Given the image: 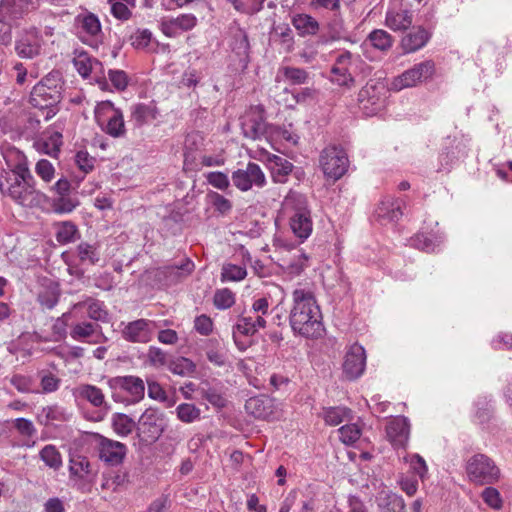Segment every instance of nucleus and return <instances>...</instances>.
I'll return each instance as SVG.
<instances>
[{"label": "nucleus", "instance_id": "nucleus-1", "mask_svg": "<svg viewBox=\"0 0 512 512\" xmlns=\"http://www.w3.org/2000/svg\"><path fill=\"white\" fill-rule=\"evenodd\" d=\"M293 305L288 316L294 334L317 339L322 336L324 326L319 305L311 291L295 289L292 293Z\"/></svg>", "mask_w": 512, "mask_h": 512}, {"label": "nucleus", "instance_id": "nucleus-2", "mask_svg": "<svg viewBox=\"0 0 512 512\" xmlns=\"http://www.w3.org/2000/svg\"><path fill=\"white\" fill-rule=\"evenodd\" d=\"M284 207L290 212L289 225L293 234L303 242L311 235L313 230L307 197L304 194L290 190L284 199Z\"/></svg>", "mask_w": 512, "mask_h": 512}, {"label": "nucleus", "instance_id": "nucleus-3", "mask_svg": "<svg viewBox=\"0 0 512 512\" xmlns=\"http://www.w3.org/2000/svg\"><path fill=\"white\" fill-rule=\"evenodd\" d=\"M114 402L124 405L139 403L145 396V383L134 375L116 376L107 380Z\"/></svg>", "mask_w": 512, "mask_h": 512}, {"label": "nucleus", "instance_id": "nucleus-4", "mask_svg": "<svg viewBox=\"0 0 512 512\" xmlns=\"http://www.w3.org/2000/svg\"><path fill=\"white\" fill-rule=\"evenodd\" d=\"M2 184L1 194L22 207H36L42 202L44 195L35 188V179L28 181L10 178L3 180Z\"/></svg>", "mask_w": 512, "mask_h": 512}, {"label": "nucleus", "instance_id": "nucleus-5", "mask_svg": "<svg viewBox=\"0 0 512 512\" xmlns=\"http://www.w3.org/2000/svg\"><path fill=\"white\" fill-rule=\"evenodd\" d=\"M95 119L102 131L113 138H121L126 134L122 111L109 101H102L95 107Z\"/></svg>", "mask_w": 512, "mask_h": 512}, {"label": "nucleus", "instance_id": "nucleus-6", "mask_svg": "<svg viewBox=\"0 0 512 512\" xmlns=\"http://www.w3.org/2000/svg\"><path fill=\"white\" fill-rule=\"evenodd\" d=\"M466 472L469 479L480 485L493 484L500 477V470L494 461L485 454H475L466 465Z\"/></svg>", "mask_w": 512, "mask_h": 512}, {"label": "nucleus", "instance_id": "nucleus-7", "mask_svg": "<svg viewBox=\"0 0 512 512\" xmlns=\"http://www.w3.org/2000/svg\"><path fill=\"white\" fill-rule=\"evenodd\" d=\"M319 164L327 178L338 180L347 172L349 160L342 147L330 145L321 151Z\"/></svg>", "mask_w": 512, "mask_h": 512}, {"label": "nucleus", "instance_id": "nucleus-8", "mask_svg": "<svg viewBox=\"0 0 512 512\" xmlns=\"http://www.w3.org/2000/svg\"><path fill=\"white\" fill-rule=\"evenodd\" d=\"M61 99L62 93L55 87L45 88L43 85H35L31 91L29 102L33 107L42 111L44 119L48 121L59 111L58 104Z\"/></svg>", "mask_w": 512, "mask_h": 512}, {"label": "nucleus", "instance_id": "nucleus-9", "mask_svg": "<svg viewBox=\"0 0 512 512\" xmlns=\"http://www.w3.org/2000/svg\"><path fill=\"white\" fill-rule=\"evenodd\" d=\"M44 46L43 35L35 26L22 29L15 40L16 54L25 59H33L41 55Z\"/></svg>", "mask_w": 512, "mask_h": 512}, {"label": "nucleus", "instance_id": "nucleus-10", "mask_svg": "<svg viewBox=\"0 0 512 512\" xmlns=\"http://www.w3.org/2000/svg\"><path fill=\"white\" fill-rule=\"evenodd\" d=\"M76 22L78 25V38L84 44L98 49L104 42V33L98 16L92 12H87L78 15Z\"/></svg>", "mask_w": 512, "mask_h": 512}, {"label": "nucleus", "instance_id": "nucleus-11", "mask_svg": "<svg viewBox=\"0 0 512 512\" xmlns=\"http://www.w3.org/2000/svg\"><path fill=\"white\" fill-rule=\"evenodd\" d=\"M434 73L435 63L432 60H426L404 71L394 80L393 86L398 90L414 87L418 83L431 79Z\"/></svg>", "mask_w": 512, "mask_h": 512}, {"label": "nucleus", "instance_id": "nucleus-12", "mask_svg": "<svg viewBox=\"0 0 512 512\" xmlns=\"http://www.w3.org/2000/svg\"><path fill=\"white\" fill-rule=\"evenodd\" d=\"M232 182L241 191H248L253 186L262 188L266 185V177L257 163L249 162L245 168L232 173Z\"/></svg>", "mask_w": 512, "mask_h": 512}, {"label": "nucleus", "instance_id": "nucleus-13", "mask_svg": "<svg viewBox=\"0 0 512 512\" xmlns=\"http://www.w3.org/2000/svg\"><path fill=\"white\" fill-rule=\"evenodd\" d=\"M264 108L254 106L248 110V113L241 120V130L243 136L250 140H259L265 137L267 133V122L265 120Z\"/></svg>", "mask_w": 512, "mask_h": 512}, {"label": "nucleus", "instance_id": "nucleus-14", "mask_svg": "<svg viewBox=\"0 0 512 512\" xmlns=\"http://www.w3.org/2000/svg\"><path fill=\"white\" fill-rule=\"evenodd\" d=\"M266 325V320L262 315H246L239 317L237 323L233 326V339L235 345L239 350L245 351L250 342L242 341L240 336H252L254 335L260 328H264Z\"/></svg>", "mask_w": 512, "mask_h": 512}, {"label": "nucleus", "instance_id": "nucleus-15", "mask_svg": "<svg viewBox=\"0 0 512 512\" xmlns=\"http://www.w3.org/2000/svg\"><path fill=\"white\" fill-rule=\"evenodd\" d=\"M342 368L347 380L354 381L363 375L366 368V352L362 345L354 343L349 347Z\"/></svg>", "mask_w": 512, "mask_h": 512}, {"label": "nucleus", "instance_id": "nucleus-16", "mask_svg": "<svg viewBox=\"0 0 512 512\" xmlns=\"http://www.w3.org/2000/svg\"><path fill=\"white\" fill-rule=\"evenodd\" d=\"M156 328V322L141 318L127 323L121 334L128 342L148 343L153 339Z\"/></svg>", "mask_w": 512, "mask_h": 512}, {"label": "nucleus", "instance_id": "nucleus-17", "mask_svg": "<svg viewBox=\"0 0 512 512\" xmlns=\"http://www.w3.org/2000/svg\"><path fill=\"white\" fill-rule=\"evenodd\" d=\"M38 0H1L0 23L19 20L38 8Z\"/></svg>", "mask_w": 512, "mask_h": 512}, {"label": "nucleus", "instance_id": "nucleus-18", "mask_svg": "<svg viewBox=\"0 0 512 512\" xmlns=\"http://www.w3.org/2000/svg\"><path fill=\"white\" fill-rule=\"evenodd\" d=\"M406 203L401 198L384 197L375 209L374 216L382 225L399 221Z\"/></svg>", "mask_w": 512, "mask_h": 512}, {"label": "nucleus", "instance_id": "nucleus-19", "mask_svg": "<svg viewBox=\"0 0 512 512\" xmlns=\"http://www.w3.org/2000/svg\"><path fill=\"white\" fill-rule=\"evenodd\" d=\"M431 29L421 25L410 27L400 41V47L404 54L414 53L427 45L432 38Z\"/></svg>", "mask_w": 512, "mask_h": 512}, {"label": "nucleus", "instance_id": "nucleus-20", "mask_svg": "<svg viewBox=\"0 0 512 512\" xmlns=\"http://www.w3.org/2000/svg\"><path fill=\"white\" fill-rule=\"evenodd\" d=\"M159 25L165 36L173 38L182 32L192 30L197 25V18L193 14H181L177 17H163Z\"/></svg>", "mask_w": 512, "mask_h": 512}, {"label": "nucleus", "instance_id": "nucleus-21", "mask_svg": "<svg viewBox=\"0 0 512 512\" xmlns=\"http://www.w3.org/2000/svg\"><path fill=\"white\" fill-rule=\"evenodd\" d=\"M410 435V423L404 416L391 419L386 426V437L394 448H405Z\"/></svg>", "mask_w": 512, "mask_h": 512}, {"label": "nucleus", "instance_id": "nucleus-22", "mask_svg": "<svg viewBox=\"0 0 512 512\" xmlns=\"http://www.w3.org/2000/svg\"><path fill=\"white\" fill-rule=\"evenodd\" d=\"M157 411L154 409H146L137 424L139 435H143L146 441L157 440L163 432Z\"/></svg>", "mask_w": 512, "mask_h": 512}, {"label": "nucleus", "instance_id": "nucleus-23", "mask_svg": "<svg viewBox=\"0 0 512 512\" xmlns=\"http://www.w3.org/2000/svg\"><path fill=\"white\" fill-rule=\"evenodd\" d=\"M352 63V53L344 51L339 54L331 68L332 81L340 86L351 87L354 85V78L352 77L349 68Z\"/></svg>", "mask_w": 512, "mask_h": 512}, {"label": "nucleus", "instance_id": "nucleus-24", "mask_svg": "<svg viewBox=\"0 0 512 512\" xmlns=\"http://www.w3.org/2000/svg\"><path fill=\"white\" fill-rule=\"evenodd\" d=\"M126 454V446L118 441L101 437L99 443V457L101 460L117 465L122 462Z\"/></svg>", "mask_w": 512, "mask_h": 512}, {"label": "nucleus", "instance_id": "nucleus-25", "mask_svg": "<svg viewBox=\"0 0 512 512\" xmlns=\"http://www.w3.org/2000/svg\"><path fill=\"white\" fill-rule=\"evenodd\" d=\"M269 169L273 182L284 184L294 170V165L289 160L278 155L268 158Z\"/></svg>", "mask_w": 512, "mask_h": 512}, {"label": "nucleus", "instance_id": "nucleus-26", "mask_svg": "<svg viewBox=\"0 0 512 512\" xmlns=\"http://www.w3.org/2000/svg\"><path fill=\"white\" fill-rule=\"evenodd\" d=\"M76 391L79 398L86 400L92 406L105 411L110 410L111 407L106 402L105 395L99 387L92 384H81Z\"/></svg>", "mask_w": 512, "mask_h": 512}, {"label": "nucleus", "instance_id": "nucleus-27", "mask_svg": "<svg viewBox=\"0 0 512 512\" xmlns=\"http://www.w3.org/2000/svg\"><path fill=\"white\" fill-rule=\"evenodd\" d=\"M230 47L239 58L242 67L246 68L249 62L250 43L243 29L238 28L233 32Z\"/></svg>", "mask_w": 512, "mask_h": 512}, {"label": "nucleus", "instance_id": "nucleus-28", "mask_svg": "<svg viewBox=\"0 0 512 512\" xmlns=\"http://www.w3.org/2000/svg\"><path fill=\"white\" fill-rule=\"evenodd\" d=\"M377 90L375 84L367 83L358 93V102L362 109L369 110L367 114H374L380 107L381 99Z\"/></svg>", "mask_w": 512, "mask_h": 512}, {"label": "nucleus", "instance_id": "nucleus-29", "mask_svg": "<svg viewBox=\"0 0 512 512\" xmlns=\"http://www.w3.org/2000/svg\"><path fill=\"white\" fill-rule=\"evenodd\" d=\"M245 409L255 418L265 419L273 413L272 400L264 395L251 397L246 401Z\"/></svg>", "mask_w": 512, "mask_h": 512}, {"label": "nucleus", "instance_id": "nucleus-30", "mask_svg": "<svg viewBox=\"0 0 512 512\" xmlns=\"http://www.w3.org/2000/svg\"><path fill=\"white\" fill-rule=\"evenodd\" d=\"M292 24L301 37L315 36L320 30L319 22L309 14H296L292 18Z\"/></svg>", "mask_w": 512, "mask_h": 512}, {"label": "nucleus", "instance_id": "nucleus-31", "mask_svg": "<svg viewBox=\"0 0 512 512\" xmlns=\"http://www.w3.org/2000/svg\"><path fill=\"white\" fill-rule=\"evenodd\" d=\"M413 22V15L408 10L388 11L385 24L393 31L408 30Z\"/></svg>", "mask_w": 512, "mask_h": 512}, {"label": "nucleus", "instance_id": "nucleus-32", "mask_svg": "<svg viewBox=\"0 0 512 512\" xmlns=\"http://www.w3.org/2000/svg\"><path fill=\"white\" fill-rule=\"evenodd\" d=\"M101 329L102 328L99 324L84 321L75 324L70 332V335L74 340H83L98 333V339L93 340L92 343H100L102 339L106 340L101 332Z\"/></svg>", "mask_w": 512, "mask_h": 512}, {"label": "nucleus", "instance_id": "nucleus-33", "mask_svg": "<svg viewBox=\"0 0 512 512\" xmlns=\"http://www.w3.org/2000/svg\"><path fill=\"white\" fill-rule=\"evenodd\" d=\"M379 512H406V504L402 496L387 492L377 498Z\"/></svg>", "mask_w": 512, "mask_h": 512}, {"label": "nucleus", "instance_id": "nucleus-34", "mask_svg": "<svg viewBox=\"0 0 512 512\" xmlns=\"http://www.w3.org/2000/svg\"><path fill=\"white\" fill-rule=\"evenodd\" d=\"M55 238L58 243L66 245L73 243L80 238L78 227L72 221H62L54 224Z\"/></svg>", "mask_w": 512, "mask_h": 512}, {"label": "nucleus", "instance_id": "nucleus-35", "mask_svg": "<svg viewBox=\"0 0 512 512\" xmlns=\"http://www.w3.org/2000/svg\"><path fill=\"white\" fill-rule=\"evenodd\" d=\"M157 111L145 104H136L132 107L130 121L135 127L140 128L151 120L156 119Z\"/></svg>", "mask_w": 512, "mask_h": 512}, {"label": "nucleus", "instance_id": "nucleus-36", "mask_svg": "<svg viewBox=\"0 0 512 512\" xmlns=\"http://www.w3.org/2000/svg\"><path fill=\"white\" fill-rule=\"evenodd\" d=\"M365 42L381 52H387L392 48L394 39L387 31L375 29L368 34Z\"/></svg>", "mask_w": 512, "mask_h": 512}, {"label": "nucleus", "instance_id": "nucleus-37", "mask_svg": "<svg viewBox=\"0 0 512 512\" xmlns=\"http://www.w3.org/2000/svg\"><path fill=\"white\" fill-rule=\"evenodd\" d=\"M194 263L186 258L181 265H170L164 268V274L171 283H177L186 278L194 270Z\"/></svg>", "mask_w": 512, "mask_h": 512}, {"label": "nucleus", "instance_id": "nucleus-38", "mask_svg": "<svg viewBox=\"0 0 512 512\" xmlns=\"http://www.w3.org/2000/svg\"><path fill=\"white\" fill-rule=\"evenodd\" d=\"M351 409L343 406L327 407L323 409L322 418L330 426H337L345 420L351 419Z\"/></svg>", "mask_w": 512, "mask_h": 512}, {"label": "nucleus", "instance_id": "nucleus-39", "mask_svg": "<svg viewBox=\"0 0 512 512\" xmlns=\"http://www.w3.org/2000/svg\"><path fill=\"white\" fill-rule=\"evenodd\" d=\"M203 137L198 132L189 133L184 142V165L190 166L195 161L194 152L203 146Z\"/></svg>", "mask_w": 512, "mask_h": 512}, {"label": "nucleus", "instance_id": "nucleus-40", "mask_svg": "<svg viewBox=\"0 0 512 512\" xmlns=\"http://www.w3.org/2000/svg\"><path fill=\"white\" fill-rule=\"evenodd\" d=\"M77 306H86L87 314L90 319L101 322H108L109 314L105 309L102 301L93 298H87L85 301L80 302Z\"/></svg>", "mask_w": 512, "mask_h": 512}, {"label": "nucleus", "instance_id": "nucleus-41", "mask_svg": "<svg viewBox=\"0 0 512 512\" xmlns=\"http://www.w3.org/2000/svg\"><path fill=\"white\" fill-rule=\"evenodd\" d=\"M112 427L117 435L126 437L137 428V424L127 414L115 413L112 415Z\"/></svg>", "mask_w": 512, "mask_h": 512}, {"label": "nucleus", "instance_id": "nucleus-42", "mask_svg": "<svg viewBox=\"0 0 512 512\" xmlns=\"http://www.w3.org/2000/svg\"><path fill=\"white\" fill-rule=\"evenodd\" d=\"M10 178H16L17 180H28L34 179L27 164L25 162H18L9 170H2L0 172V189H2L3 180H9Z\"/></svg>", "mask_w": 512, "mask_h": 512}, {"label": "nucleus", "instance_id": "nucleus-43", "mask_svg": "<svg viewBox=\"0 0 512 512\" xmlns=\"http://www.w3.org/2000/svg\"><path fill=\"white\" fill-rule=\"evenodd\" d=\"M79 205L80 202L77 197L67 194L54 197L51 207L53 212L57 214H68L76 209Z\"/></svg>", "mask_w": 512, "mask_h": 512}, {"label": "nucleus", "instance_id": "nucleus-44", "mask_svg": "<svg viewBox=\"0 0 512 512\" xmlns=\"http://www.w3.org/2000/svg\"><path fill=\"white\" fill-rule=\"evenodd\" d=\"M168 369L175 375L182 377L191 376L195 370V363L186 357H177L168 363Z\"/></svg>", "mask_w": 512, "mask_h": 512}, {"label": "nucleus", "instance_id": "nucleus-45", "mask_svg": "<svg viewBox=\"0 0 512 512\" xmlns=\"http://www.w3.org/2000/svg\"><path fill=\"white\" fill-rule=\"evenodd\" d=\"M93 65L96 68L100 67V61L96 58L90 57L86 52L80 53L74 59V66L78 73L84 78H88L92 75Z\"/></svg>", "mask_w": 512, "mask_h": 512}, {"label": "nucleus", "instance_id": "nucleus-46", "mask_svg": "<svg viewBox=\"0 0 512 512\" xmlns=\"http://www.w3.org/2000/svg\"><path fill=\"white\" fill-rule=\"evenodd\" d=\"M40 381L41 391L45 394L57 391L61 384V379L50 370L42 369L37 372Z\"/></svg>", "mask_w": 512, "mask_h": 512}, {"label": "nucleus", "instance_id": "nucleus-47", "mask_svg": "<svg viewBox=\"0 0 512 512\" xmlns=\"http://www.w3.org/2000/svg\"><path fill=\"white\" fill-rule=\"evenodd\" d=\"M40 459L51 469L58 470L62 466V457L54 445L44 446L40 453Z\"/></svg>", "mask_w": 512, "mask_h": 512}, {"label": "nucleus", "instance_id": "nucleus-48", "mask_svg": "<svg viewBox=\"0 0 512 512\" xmlns=\"http://www.w3.org/2000/svg\"><path fill=\"white\" fill-rule=\"evenodd\" d=\"M76 251L81 263L96 265L100 260L99 252L95 245L81 242L78 244Z\"/></svg>", "mask_w": 512, "mask_h": 512}, {"label": "nucleus", "instance_id": "nucleus-49", "mask_svg": "<svg viewBox=\"0 0 512 512\" xmlns=\"http://www.w3.org/2000/svg\"><path fill=\"white\" fill-rule=\"evenodd\" d=\"M329 33H330V40H341L345 39L347 40V29L344 24V20L340 15V12H334V16L331 19V21L328 24Z\"/></svg>", "mask_w": 512, "mask_h": 512}, {"label": "nucleus", "instance_id": "nucleus-50", "mask_svg": "<svg viewBox=\"0 0 512 512\" xmlns=\"http://www.w3.org/2000/svg\"><path fill=\"white\" fill-rule=\"evenodd\" d=\"M209 347L206 349V357L212 364L216 366H224L226 364L227 355L219 346L217 340H209Z\"/></svg>", "mask_w": 512, "mask_h": 512}, {"label": "nucleus", "instance_id": "nucleus-51", "mask_svg": "<svg viewBox=\"0 0 512 512\" xmlns=\"http://www.w3.org/2000/svg\"><path fill=\"white\" fill-rule=\"evenodd\" d=\"M283 76L292 85H302L309 79L308 72L303 68L286 66L282 69Z\"/></svg>", "mask_w": 512, "mask_h": 512}, {"label": "nucleus", "instance_id": "nucleus-52", "mask_svg": "<svg viewBox=\"0 0 512 512\" xmlns=\"http://www.w3.org/2000/svg\"><path fill=\"white\" fill-rule=\"evenodd\" d=\"M60 298V290L57 285H52L50 289H46L39 293L38 302L39 304L46 309H53Z\"/></svg>", "mask_w": 512, "mask_h": 512}, {"label": "nucleus", "instance_id": "nucleus-53", "mask_svg": "<svg viewBox=\"0 0 512 512\" xmlns=\"http://www.w3.org/2000/svg\"><path fill=\"white\" fill-rule=\"evenodd\" d=\"M178 418L185 423H192L200 418L201 411L194 404L182 403L176 408Z\"/></svg>", "mask_w": 512, "mask_h": 512}, {"label": "nucleus", "instance_id": "nucleus-54", "mask_svg": "<svg viewBox=\"0 0 512 512\" xmlns=\"http://www.w3.org/2000/svg\"><path fill=\"white\" fill-rule=\"evenodd\" d=\"M202 398L207 400L210 404L217 408H223L226 406L227 400L224 397L222 391L217 387H207L201 389Z\"/></svg>", "mask_w": 512, "mask_h": 512}, {"label": "nucleus", "instance_id": "nucleus-55", "mask_svg": "<svg viewBox=\"0 0 512 512\" xmlns=\"http://www.w3.org/2000/svg\"><path fill=\"white\" fill-rule=\"evenodd\" d=\"M69 470L72 475L84 478V476L91 473L90 462L84 456H75L70 459Z\"/></svg>", "mask_w": 512, "mask_h": 512}, {"label": "nucleus", "instance_id": "nucleus-56", "mask_svg": "<svg viewBox=\"0 0 512 512\" xmlns=\"http://www.w3.org/2000/svg\"><path fill=\"white\" fill-rule=\"evenodd\" d=\"M213 303L217 309H228L235 303V296L228 288L218 289L214 294Z\"/></svg>", "mask_w": 512, "mask_h": 512}, {"label": "nucleus", "instance_id": "nucleus-57", "mask_svg": "<svg viewBox=\"0 0 512 512\" xmlns=\"http://www.w3.org/2000/svg\"><path fill=\"white\" fill-rule=\"evenodd\" d=\"M476 406V412L474 415L475 421H477L479 424L483 425L490 421L493 414L492 406L490 405L489 401L486 400V398H480L475 403Z\"/></svg>", "mask_w": 512, "mask_h": 512}, {"label": "nucleus", "instance_id": "nucleus-58", "mask_svg": "<svg viewBox=\"0 0 512 512\" xmlns=\"http://www.w3.org/2000/svg\"><path fill=\"white\" fill-rule=\"evenodd\" d=\"M247 275V271L244 267L235 264H226L222 268L221 280L226 281H240L243 280Z\"/></svg>", "mask_w": 512, "mask_h": 512}, {"label": "nucleus", "instance_id": "nucleus-59", "mask_svg": "<svg viewBox=\"0 0 512 512\" xmlns=\"http://www.w3.org/2000/svg\"><path fill=\"white\" fill-rule=\"evenodd\" d=\"M340 440L346 445L354 444L361 436V429L357 424H347L338 429Z\"/></svg>", "mask_w": 512, "mask_h": 512}, {"label": "nucleus", "instance_id": "nucleus-60", "mask_svg": "<svg viewBox=\"0 0 512 512\" xmlns=\"http://www.w3.org/2000/svg\"><path fill=\"white\" fill-rule=\"evenodd\" d=\"M275 36H277L283 45L286 46L288 52L292 51L294 46L293 31L288 24H280L273 28Z\"/></svg>", "mask_w": 512, "mask_h": 512}, {"label": "nucleus", "instance_id": "nucleus-61", "mask_svg": "<svg viewBox=\"0 0 512 512\" xmlns=\"http://www.w3.org/2000/svg\"><path fill=\"white\" fill-rule=\"evenodd\" d=\"M481 497L485 504L494 510H500L503 506L501 495L499 491L494 487H486L482 491Z\"/></svg>", "mask_w": 512, "mask_h": 512}, {"label": "nucleus", "instance_id": "nucleus-62", "mask_svg": "<svg viewBox=\"0 0 512 512\" xmlns=\"http://www.w3.org/2000/svg\"><path fill=\"white\" fill-rule=\"evenodd\" d=\"M207 197L213 208L223 215L227 214L232 209L231 201L217 192H210Z\"/></svg>", "mask_w": 512, "mask_h": 512}, {"label": "nucleus", "instance_id": "nucleus-63", "mask_svg": "<svg viewBox=\"0 0 512 512\" xmlns=\"http://www.w3.org/2000/svg\"><path fill=\"white\" fill-rule=\"evenodd\" d=\"M152 40V33L149 29H137L131 36V45L135 49H145Z\"/></svg>", "mask_w": 512, "mask_h": 512}, {"label": "nucleus", "instance_id": "nucleus-64", "mask_svg": "<svg viewBox=\"0 0 512 512\" xmlns=\"http://www.w3.org/2000/svg\"><path fill=\"white\" fill-rule=\"evenodd\" d=\"M108 77L114 88L118 91H124L129 84L127 73L119 69H109Z\"/></svg>", "mask_w": 512, "mask_h": 512}]
</instances>
